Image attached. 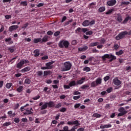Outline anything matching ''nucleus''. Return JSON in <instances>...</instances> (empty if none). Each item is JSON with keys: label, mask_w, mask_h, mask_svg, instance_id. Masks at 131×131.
<instances>
[{"label": "nucleus", "mask_w": 131, "mask_h": 131, "mask_svg": "<svg viewBox=\"0 0 131 131\" xmlns=\"http://www.w3.org/2000/svg\"><path fill=\"white\" fill-rule=\"evenodd\" d=\"M31 82V80L29 78H27L25 80V84H30Z\"/></svg>", "instance_id": "7c9ffc66"}, {"label": "nucleus", "mask_w": 131, "mask_h": 131, "mask_svg": "<svg viewBox=\"0 0 131 131\" xmlns=\"http://www.w3.org/2000/svg\"><path fill=\"white\" fill-rule=\"evenodd\" d=\"M18 28H19V26L17 25L11 26L9 27V31H10V32H12V31L17 30V29H18Z\"/></svg>", "instance_id": "1a4fd4ad"}, {"label": "nucleus", "mask_w": 131, "mask_h": 131, "mask_svg": "<svg viewBox=\"0 0 131 131\" xmlns=\"http://www.w3.org/2000/svg\"><path fill=\"white\" fill-rule=\"evenodd\" d=\"M129 4H130V3L129 2H122L121 3V6H127L128 5H129Z\"/></svg>", "instance_id": "c756f323"}, {"label": "nucleus", "mask_w": 131, "mask_h": 131, "mask_svg": "<svg viewBox=\"0 0 131 131\" xmlns=\"http://www.w3.org/2000/svg\"><path fill=\"white\" fill-rule=\"evenodd\" d=\"M67 19V17L66 16H63L62 17V19L61 20V23H63V22H64V21H66V20Z\"/></svg>", "instance_id": "e2e57ef3"}, {"label": "nucleus", "mask_w": 131, "mask_h": 131, "mask_svg": "<svg viewBox=\"0 0 131 131\" xmlns=\"http://www.w3.org/2000/svg\"><path fill=\"white\" fill-rule=\"evenodd\" d=\"M24 64H25V61H24V60H21V61H20V62L17 63V68H21V67H22V66H23V65H24Z\"/></svg>", "instance_id": "4468645a"}, {"label": "nucleus", "mask_w": 131, "mask_h": 131, "mask_svg": "<svg viewBox=\"0 0 131 131\" xmlns=\"http://www.w3.org/2000/svg\"><path fill=\"white\" fill-rule=\"evenodd\" d=\"M23 86H19L17 89L16 91L18 93H21L23 91Z\"/></svg>", "instance_id": "2f4dec72"}, {"label": "nucleus", "mask_w": 131, "mask_h": 131, "mask_svg": "<svg viewBox=\"0 0 131 131\" xmlns=\"http://www.w3.org/2000/svg\"><path fill=\"white\" fill-rule=\"evenodd\" d=\"M34 54L35 57H38L39 55V50H38V49H36L34 51Z\"/></svg>", "instance_id": "412c9836"}, {"label": "nucleus", "mask_w": 131, "mask_h": 131, "mask_svg": "<svg viewBox=\"0 0 131 131\" xmlns=\"http://www.w3.org/2000/svg\"><path fill=\"white\" fill-rule=\"evenodd\" d=\"M116 0H110L107 2L106 4L107 6H109V7H113V6L116 4Z\"/></svg>", "instance_id": "6e6552de"}, {"label": "nucleus", "mask_w": 131, "mask_h": 131, "mask_svg": "<svg viewBox=\"0 0 131 131\" xmlns=\"http://www.w3.org/2000/svg\"><path fill=\"white\" fill-rule=\"evenodd\" d=\"M67 124H68V125H75L72 127L71 131H75V129H77V126H78V125H80L78 120L68 121L67 122Z\"/></svg>", "instance_id": "f257e3e1"}, {"label": "nucleus", "mask_w": 131, "mask_h": 131, "mask_svg": "<svg viewBox=\"0 0 131 131\" xmlns=\"http://www.w3.org/2000/svg\"><path fill=\"white\" fill-rule=\"evenodd\" d=\"M52 64H54V61H51L49 62H48L46 64V67H47L48 69H52L54 66L52 65Z\"/></svg>", "instance_id": "9d476101"}, {"label": "nucleus", "mask_w": 131, "mask_h": 131, "mask_svg": "<svg viewBox=\"0 0 131 131\" xmlns=\"http://www.w3.org/2000/svg\"><path fill=\"white\" fill-rule=\"evenodd\" d=\"M89 87L90 86L89 85H83L82 86H81V89H82V90H86V89Z\"/></svg>", "instance_id": "a19ab883"}, {"label": "nucleus", "mask_w": 131, "mask_h": 131, "mask_svg": "<svg viewBox=\"0 0 131 131\" xmlns=\"http://www.w3.org/2000/svg\"><path fill=\"white\" fill-rule=\"evenodd\" d=\"M116 20L117 21H118V22H119L120 23L122 22V16H121V15L119 14H117Z\"/></svg>", "instance_id": "ddd939ff"}, {"label": "nucleus", "mask_w": 131, "mask_h": 131, "mask_svg": "<svg viewBox=\"0 0 131 131\" xmlns=\"http://www.w3.org/2000/svg\"><path fill=\"white\" fill-rule=\"evenodd\" d=\"M72 64L69 61H67L63 63V66L61 68V71H68L71 69Z\"/></svg>", "instance_id": "f03ea898"}, {"label": "nucleus", "mask_w": 131, "mask_h": 131, "mask_svg": "<svg viewBox=\"0 0 131 131\" xmlns=\"http://www.w3.org/2000/svg\"><path fill=\"white\" fill-rule=\"evenodd\" d=\"M75 85H77L76 81H75V80H72L69 82L68 85H64L63 88L64 90H69L70 88H72V86H75Z\"/></svg>", "instance_id": "20e7f679"}, {"label": "nucleus", "mask_w": 131, "mask_h": 131, "mask_svg": "<svg viewBox=\"0 0 131 131\" xmlns=\"http://www.w3.org/2000/svg\"><path fill=\"white\" fill-rule=\"evenodd\" d=\"M49 39V36L46 35L45 36L41 41V42H47L48 41V39Z\"/></svg>", "instance_id": "5701e85b"}, {"label": "nucleus", "mask_w": 131, "mask_h": 131, "mask_svg": "<svg viewBox=\"0 0 131 131\" xmlns=\"http://www.w3.org/2000/svg\"><path fill=\"white\" fill-rule=\"evenodd\" d=\"M95 82H96V84H97V85L99 84H101L102 83V78H97Z\"/></svg>", "instance_id": "aec40b11"}, {"label": "nucleus", "mask_w": 131, "mask_h": 131, "mask_svg": "<svg viewBox=\"0 0 131 131\" xmlns=\"http://www.w3.org/2000/svg\"><path fill=\"white\" fill-rule=\"evenodd\" d=\"M42 71H40L37 72V74L38 76H41V75H42Z\"/></svg>", "instance_id": "09e8293b"}, {"label": "nucleus", "mask_w": 131, "mask_h": 131, "mask_svg": "<svg viewBox=\"0 0 131 131\" xmlns=\"http://www.w3.org/2000/svg\"><path fill=\"white\" fill-rule=\"evenodd\" d=\"M85 80V78H84V77H82V78H81L80 80H77L76 82L77 83V85H78V84H82V83H83V82H84Z\"/></svg>", "instance_id": "9b49d317"}, {"label": "nucleus", "mask_w": 131, "mask_h": 131, "mask_svg": "<svg viewBox=\"0 0 131 131\" xmlns=\"http://www.w3.org/2000/svg\"><path fill=\"white\" fill-rule=\"evenodd\" d=\"M59 34H60V32L59 31H57L56 32L54 33V36H58V35H59Z\"/></svg>", "instance_id": "680f3d73"}, {"label": "nucleus", "mask_w": 131, "mask_h": 131, "mask_svg": "<svg viewBox=\"0 0 131 131\" xmlns=\"http://www.w3.org/2000/svg\"><path fill=\"white\" fill-rule=\"evenodd\" d=\"M125 35H127V31H124L123 32H121L118 34V35L116 36V39H117V40H119V39H121L125 37Z\"/></svg>", "instance_id": "423d86ee"}, {"label": "nucleus", "mask_w": 131, "mask_h": 131, "mask_svg": "<svg viewBox=\"0 0 131 131\" xmlns=\"http://www.w3.org/2000/svg\"><path fill=\"white\" fill-rule=\"evenodd\" d=\"M113 90V89L112 88H109L107 89L106 92L108 93H111L112 91Z\"/></svg>", "instance_id": "49530a36"}, {"label": "nucleus", "mask_w": 131, "mask_h": 131, "mask_svg": "<svg viewBox=\"0 0 131 131\" xmlns=\"http://www.w3.org/2000/svg\"><path fill=\"white\" fill-rule=\"evenodd\" d=\"M99 45V42H92L90 44L89 47H96Z\"/></svg>", "instance_id": "bb28decb"}, {"label": "nucleus", "mask_w": 131, "mask_h": 131, "mask_svg": "<svg viewBox=\"0 0 131 131\" xmlns=\"http://www.w3.org/2000/svg\"><path fill=\"white\" fill-rule=\"evenodd\" d=\"M71 22H72V20H70L69 21H67V22L65 23V24H64V26H67V25H69V24H70V23H71Z\"/></svg>", "instance_id": "6e6d98bb"}, {"label": "nucleus", "mask_w": 131, "mask_h": 131, "mask_svg": "<svg viewBox=\"0 0 131 131\" xmlns=\"http://www.w3.org/2000/svg\"><path fill=\"white\" fill-rule=\"evenodd\" d=\"M95 21L94 20H93L91 21H90V20H85L83 22L82 25L84 27H86V26H92V25H94V24H95Z\"/></svg>", "instance_id": "39448f33"}, {"label": "nucleus", "mask_w": 131, "mask_h": 131, "mask_svg": "<svg viewBox=\"0 0 131 131\" xmlns=\"http://www.w3.org/2000/svg\"><path fill=\"white\" fill-rule=\"evenodd\" d=\"M110 78V77H109V76H106L104 77L103 79L104 81H107V80H109Z\"/></svg>", "instance_id": "8fccbe9b"}, {"label": "nucleus", "mask_w": 131, "mask_h": 131, "mask_svg": "<svg viewBox=\"0 0 131 131\" xmlns=\"http://www.w3.org/2000/svg\"><path fill=\"white\" fill-rule=\"evenodd\" d=\"M89 49V47L86 46H85L82 48H78V50L80 52H84V51H86Z\"/></svg>", "instance_id": "2eb2a0df"}, {"label": "nucleus", "mask_w": 131, "mask_h": 131, "mask_svg": "<svg viewBox=\"0 0 131 131\" xmlns=\"http://www.w3.org/2000/svg\"><path fill=\"white\" fill-rule=\"evenodd\" d=\"M79 98H80V96H77L73 97L74 100H78V99H79Z\"/></svg>", "instance_id": "bf43d9fd"}, {"label": "nucleus", "mask_w": 131, "mask_h": 131, "mask_svg": "<svg viewBox=\"0 0 131 131\" xmlns=\"http://www.w3.org/2000/svg\"><path fill=\"white\" fill-rule=\"evenodd\" d=\"M114 11V9H112L110 10H108L107 12L105 13L106 15H109L110 14H111L112 12Z\"/></svg>", "instance_id": "37998d69"}, {"label": "nucleus", "mask_w": 131, "mask_h": 131, "mask_svg": "<svg viewBox=\"0 0 131 131\" xmlns=\"http://www.w3.org/2000/svg\"><path fill=\"white\" fill-rule=\"evenodd\" d=\"M112 125L111 124H107V125H100V128H109V127H111Z\"/></svg>", "instance_id": "dca6fc26"}, {"label": "nucleus", "mask_w": 131, "mask_h": 131, "mask_svg": "<svg viewBox=\"0 0 131 131\" xmlns=\"http://www.w3.org/2000/svg\"><path fill=\"white\" fill-rule=\"evenodd\" d=\"M81 105V104L80 103H77L74 105V108H79V107H80Z\"/></svg>", "instance_id": "3c124183"}, {"label": "nucleus", "mask_w": 131, "mask_h": 131, "mask_svg": "<svg viewBox=\"0 0 131 131\" xmlns=\"http://www.w3.org/2000/svg\"><path fill=\"white\" fill-rule=\"evenodd\" d=\"M60 112H65L66 111V108L63 107L60 110Z\"/></svg>", "instance_id": "338daca9"}, {"label": "nucleus", "mask_w": 131, "mask_h": 131, "mask_svg": "<svg viewBox=\"0 0 131 131\" xmlns=\"http://www.w3.org/2000/svg\"><path fill=\"white\" fill-rule=\"evenodd\" d=\"M5 18L7 19H11V15H7L5 16Z\"/></svg>", "instance_id": "69168bd1"}, {"label": "nucleus", "mask_w": 131, "mask_h": 131, "mask_svg": "<svg viewBox=\"0 0 131 131\" xmlns=\"http://www.w3.org/2000/svg\"><path fill=\"white\" fill-rule=\"evenodd\" d=\"M20 5H21L22 6H27V2L26 1L21 2H20Z\"/></svg>", "instance_id": "a18cd8bd"}, {"label": "nucleus", "mask_w": 131, "mask_h": 131, "mask_svg": "<svg viewBox=\"0 0 131 131\" xmlns=\"http://www.w3.org/2000/svg\"><path fill=\"white\" fill-rule=\"evenodd\" d=\"M95 6H96V3H92L89 5V7L90 9H93L95 8Z\"/></svg>", "instance_id": "f704fd0d"}, {"label": "nucleus", "mask_w": 131, "mask_h": 131, "mask_svg": "<svg viewBox=\"0 0 131 131\" xmlns=\"http://www.w3.org/2000/svg\"><path fill=\"white\" fill-rule=\"evenodd\" d=\"M8 50L9 51L10 53H14V52L15 51V47H9L8 48Z\"/></svg>", "instance_id": "a878e982"}, {"label": "nucleus", "mask_w": 131, "mask_h": 131, "mask_svg": "<svg viewBox=\"0 0 131 131\" xmlns=\"http://www.w3.org/2000/svg\"><path fill=\"white\" fill-rule=\"evenodd\" d=\"M43 5H45V3H39L37 5V7H43Z\"/></svg>", "instance_id": "13d9d810"}, {"label": "nucleus", "mask_w": 131, "mask_h": 131, "mask_svg": "<svg viewBox=\"0 0 131 131\" xmlns=\"http://www.w3.org/2000/svg\"><path fill=\"white\" fill-rule=\"evenodd\" d=\"M125 114L124 113H120L118 114V117H119V116H123V115H125Z\"/></svg>", "instance_id": "052dcab7"}, {"label": "nucleus", "mask_w": 131, "mask_h": 131, "mask_svg": "<svg viewBox=\"0 0 131 131\" xmlns=\"http://www.w3.org/2000/svg\"><path fill=\"white\" fill-rule=\"evenodd\" d=\"M48 108V102H45L44 104L41 107V110H43L44 109H47Z\"/></svg>", "instance_id": "b1692460"}, {"label": "nucleus", "mask_w": 131, "mask_h": 131, "mask_svg": "<svg viewBox=\"0 0 131 131\" xmlns=\"http://www.w3.org/2000/svg\"><path fill=\"white\" fill-rule=\"evenodd\" d=\"M30 70V67H27L25 68L24 69H22L21 70V72L23 73L27 72L28 71H29Z\"/></svg>", "instance_id": "6ab92c4d"}, {"label": "nucleus", "mask_w": 131, "mask_h": 131, "mask_svg": "<svg viewBox=\"0 0 131 131\" xmlns=\"http://www.w3.org/2000/svg\"><path fill=\"white\" fill-rule=\"evenodd\" d=\"M86 35H92L93 34V31H90L85 33Z\"/></svg>", "instance_id": "de8ad7c7"}, {"label": "nucleus", "mask_w": 131, "mask_h": 131, "mask_svg": "<svg viewBox=\"0 0 131 131\" xmlns=\"http://www.w3.org/2000/svg\"><path fill=\"white\" fill-rule=\"evenodd\" d=\"M26 112L27 113H28V115H29L30 114H33V110H32V108H31L30 110L27 109Z\"/></svg>", "instance_id": "4be33fe9"}, {"label": "nucleus", "mask_w": 131, "mask_h": 131, "mask_svg": "<svg viewBox=\"0 0 131 131\" xmlns=\"http://www.w3.org/2000/svg\"><path fill=\"white\" fill-rule=\"evenodd\" d=\"M93 117H96V118H99L101 117V115H100L98 113H95V114H93Z\"/></svg>", "instance_id": "ea45409f"}, {"label": "nucleus", "mask_w": 131, "mask_h": 131, "mask_svg": "<svg viewBox=\"0 0 131 131\" xmlns=\"http://www.w3.org/2000/svg\"><path fill=\"white\" fill-rule=\"evenodd\" d=\"M113 83L115 85H117V86H118L120 85V84H121L122 82H121V81L119 80L118 78H117V77H116V78H115L114 79H113Z\"/></svg>", "instance_id": "0eeeda50"}, {"label": "nucleus", "mask_w": 131, "mask_h": 131, "mask_svg": "<svg viewBox=\"0 0 131 131\" xmlns=\"http://www.w3.org/2000/svg\"><path fill=\"white\" fill-rule=\"evenodd\" d=\"M63 131H69L68 130V126H64L63 127Z\"/></svg>", "instance_id": "774afa93"}, {"label": "nucleus", "mask_w": 131, "mask_h": 131, "mask_svg": "<svg viewBox=\"0 0 131 131\" xmlns=\"http://www.w3.org/2000/svg\"><path fill=\"white\" fill-rule=\"evenodd\" d=\"M11 39V38H8L5 39V41L9 42V45H12V43H13V41H12Z\"/></svg>", "instance_id": "c85d7f7f"}, {"label": "nucleus", "mask_w": 131, "mask_h": 131, "mask_svg": "<svg viewBox=\"0 0 131 131\" xmlns=\"http://www.w3.org/2000/svg\"><path fill=\"white\" fill-rule=\"evenodd\" d=\"M118 111L119 112L124 113L125 114H126V113H127V112L125 111V110L123 107H120V108H119Z\"/></svg>", "instance_id": "f3484780"}, {"label": "nucleus", "mask_w": 131, "mask_h": 131, "mask_svg": "<svg viewBox=\"0 0 131 131\" xmlns=\"http://www.w3.org/2000/svg\"><path fill=\"white\" fill-rule=\"evenodd\" d=\"M12 85H13L12 83H8L6 85V88H7V89H11V86H12Z\"/></svg>", "instance_id": "e433bc0d"}, {"label": "nucleus", "mask_w": 131, "mask_h": 131, "mask_svg": "<svg viewBox=\"0 0 131 131\" xmlns=\"http://www.w3.org/2000/svg\"><path fill=\"white\" fill-rule=\"evenodd\" d=\"M40 41H41V38H35L34 39V43H38V42H39Z\"/></svg>", "instance_id": "473e14b6"}, {"label": "nucleus", "mask_w": 131, "mask_h": 131, "mask_svg": "<svg viewBox=\"0 0 131 131\" xmlns=\"http://www.w3.org/2000/svg\"><path fill=\"white\" fill-rule=\"evenodd\" d=\"M97 83L96 82V81H93L91 83V88H95L96 86H97Z\"/></svg>", "instance_id": "58836bf2"}, {"label": "nucleus", "mask_w": 131, "mask_h": 131, "mask_svg": "<svg viewBox=\"0 0 131 131\" xmlns=\"http://www.w3.org/2000/svg\"><path fill=\"white\" fill-rule=\"evenodd\" d=\"M106 9L105 8V7H101L99 8L98 11L100 12V13H102V12H104Z\"/></svg>", "instance_id": "72a5a7b5"}, {"label": "nucleus", "mask_w": 131, "mask_h": 131, "mask_svg": "<svg viewBox=\"0 0 131 131\" xmlns=\"http://www.w3.org/2000/svg\"><path fill=\"white\" fill-rule=\"evenodd\" d=\"M111 54H104L103 56L101 57L103 61H106V59H110V56Z\"/></svg>", "instance_id": "f8f14e48"}, {"label": "nucleus", "mask_w": 131, "mask_h": 131, "mask_svg": "<svg viewBox=\"0 0 131 131\" xmlns=\"http://www.w3.org/2000/svg\"><path fill=\"white\" fill-rule=\"evenodd\" d=\"M21 75H22V74H20V73L15 74V76H16V77H20V76H21Z\"/></svg>", "instance_id": "0e129e2a"}, {"label": "nucleus", "mask_w": 131, "mask_h": 131, "mask_svg": "<svg viewBox=\"0 0 131 131\" xmlns=\"http://www.w3.org/2000/svg\"><path fill=\"white\" fill-rule=\"evenodd\" d=\"M14 122H16V123H18L20 122V120L18 118H16L14 120Z\"/></svg>", "instance_id": "603ef678"}, {"label": "nucleus", "mask_w": 131, "mask_h": 131, "mask_svg": "<svg viewBox=\"0 0 131 131\" xmlns=\"http://www.w3.org/2000/svg\"><path fill=\"white\" fill-rule=\"evenodd\" d=\"M44 76H47V75H49V74H51V71H45L43 72Z\"/></svg>", "instance_id": "79ce46f5"}, {"label": "nucleus", "mask_w": 131, "mask_h": 131, "mask_svg": "<svg viewBox=\"0 0 131 131\" xmlns=\"http://www.w3.org/2000/svg\"><path fill=\"white\" fill-rule=\"evenodd\" d=\"M83 71H86V72H89V71H91V68L90 67H85L83 69Z\"/></svg>", "instance_id": "c9c22d12"}, {"label": "nucleus", "mask_w": 131, "mask_h": 131, "mask_svg": "<svg viewBox=\"0 0 131 131\" xmlns=\"http://www.w3.org/2000/svg\"><path fill=\"white\" fill-rule=\"evenodd\" d=\"M69 41L65 40H61L58 43V46L60 48H68V47H69Z\"/></svg>", "instance_id": "7ed1b4c3"}, {"label": "nucleus", "mask_w": 131, "mask_h": 131, "mask_svg": "<svg viewBox=\"0 0 131 131\" xmlns=\"http://www.w3.org/2000/svg\"><path fill=\"white\" fill-rule=\"evenodd\" d=\"M114 49L115 50H118V49H119V46L118 44H115Z\"/></svg>", "instance_id": "5fc2aeb1"}, {"label": "nucleus", "mask_w": 131, "mask_h": 131, "mask_svg": "<svg viewBox=\"0 0 131 131\" xmlns=\"http://www.w3.org/2000/svg\"><path fill=\"white\" fill-rule=\"evenodd\" d=\"M110 59H111L110 60V61L112 62V61H113V60H116V56H114L112 54H111L110 57Z\"/></svg>", "instance_id": "393cba45"}, {"label": "nucleus", "mask_w": 131, "mask_h": 131, "mask_svg": "<svg viewBox=\"0 0 131 131\" xmlns=\"http://www.w3.org/2000/svg\"><path fill=\"white\" fill-rule=\"evenodd\" d=\"M128 20H131V17L129 16H127L124 19V21H123V24H126Z\"/></svg>", "instance_id": "cd10ccee"}, {"label": "nucleus", "mask_w": 131, "mask_h": 131, "mask_svg": "<svg viewBox=\"0 0 131 131\" xmlns=\"http://www.w3.org/2000/svg\"><path fill=\"white\" fill-rule=\"evenodd\" d=\"M9 125H11V122H7L3 124V126H9Z\"/></svg>", "instance_id": "c03bdc74"}, {"label": "nucleus", "mask_w": 131, "mask_h": 131, "mask_svg": "<svg viewBox=\"0 0 131 131\" xmlns=\"http://www.w3.org/2000/svg\"><path fill=\"white\" fill-rule=\"evenodd\" d=\"M82 31V29L80 28H78L76 30H75V33H77L78 32H80Z\"/></svg>", "instance_id": "864d4df0"}, {"label": "nucleus", "mask_w": 131, "mask_h": 131, "mask_svg": "<svg viewBox=\"0 0 131 131\" xmlns=\"http://www.w3.org/2000/svg\"><path fill=\"white\" fill-rule=\"evenodd\" d=\"M122 54H123V51L122 50H120L116 53V55L117 56H120V55H122Z\"/></svg>", "instance_id": "4c0bfd02"}, {"label": "nucleus", "mask_w": 131, "mask_h": 131, "mask_svg": "<svg viewBox=\"0 0 131 131\" xmlns=\"http://www.w3.org/2000/svg\"><path fill=\"white\" fill-rule=\"evenodd\" d=\"M47 105L49 108H52V107H54L55 106V104L53 101L47 102Z\"/></svg>", "instance_id": "a211bd4d"}, {"label": "nucleus", "mask_w": 131, "mask_h": 131, "mask_svg": "<svg viewBox=\"0 0 131 131\" xmlns=\"http://www.w3.org/2000/svg\"><path fill=\"white\" fill-rule=\"evenodd\" d=\"M40 98V96L39 95H37V96H35V97L33 98V100H38Z\"/></svg>", "instance_id": "4d7b16f0"}]
</instances>
